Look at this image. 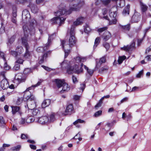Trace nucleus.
Here are the masks:
<instances>
[{
    "instance_id": "37998d69",
    "label": "nucleus",
    "mask_w": 151,
    "mask_h": 151,
    "mask_svg": "<svg viewBox=\"0 0 151 151\" xmlns=\"http://www.w3.org/2000/svg\"><path fill=\"white\" fill-rule=\"evenodd\" d=\"M16 38V35H13L11 37V38L9 40V42L11 44L13 43L14 41Z\"/></svg>"
},
{
    "instance_id": "c9c22d12",
    "label": "nucleus",
    "mask_w": 151,
    "mask_h": 151,
    "mask_svg": "<svg viewBox=\"0 0 151 151\" xmlns=\"http://www.w3.org/2000/svg\"><path fill=\"white\" fill-rule=\"evenodd\" d=\"M91 30L89 26L87 24H86L84 29V32L86 33H88Z\"/></svg>"
},
{
    "instance_id": "72a5a7b5",
    "label": "nucleus",
    "mask_w": 151,
    "mask_h": 151,
    "mask_svg": "<svg viewBox=\"0 0 151 151\" xmlns=\"http://www.w3.org/2000/svg\"><path fill=\"white\" fill-rule=\"evenodd\" d=\"M100 41V38L99 37H97L95 40L94 45L93 46L94 48H95L99 45Z\"/></svg>"
},
{
    "instance_id": "bb28decb",
    "label": "nucleus",
    "mask_w": 151,
    "mask_h": 151,
    "mask_svg": "<svg viewBox=\"0 0 151 151\" xmlns=\"http://www.w3.org/2000/svg\"><path fill=\"white\" fill-rule=\"evenodd\" d=\"M35 120L33 116H30L28 117L26 119V122L27 124H29L34 121Z\"/></svg>"
},
{
    "instance_id": "f257e3e1",
    "label": "nucleus",
    "mask_w": 151,
    "mask_h": 151,
    "mask_svg": "<svg viewBox=\"0 0 151 151\" xmlns=\"http://www.w3.org/2000/svg\"><path fill=\"white\" fill-rule=\"evenodd\" d=\"M72 6L69 9H68L63 4L60 6V8L58 11L55 12V15L57 16L51 20L52 24H58L60 26L63 24L66 18L62 16L64 14H70L72 11H79L85 4L84 1L83 0H72Z\"/></svg>"
},
{
    "instance_id": "0e129e2a",
    "label": "nucleus",
    "mask_w": 151,
    "mask_h": 151,
    "mask_svg": "<svg viewBox=\"0 0 151 151\" xmlns=\"http://www.w3.org/2000/svg\"><path fill=\"white\" fill-rule=\"evenodd\" d=\"M15 79L20 82H22V80L21 76L19 77H18V76L17 75H16L15 76Z\"/></svg>"
},
{
    "instance_id": "4d7b16f0",
    "label": "nucleus",
    "mask_w": 151,
    "mask_h": 151,
    "mask_svg": "<svg viewBox=\"0 0 151 151\" xmlns=\"http://www.w3.org/2000/svg\"><path fill=\"white\" fill-rule=\"evenodd\" d=\"M72 80L73 83H76L78 82L76 77L74 76H72Z\"/></svg>"
},
{
    "instance_id": "bf43d9fd",
    "label": "nucleus",
    "mask_w": 151,
    "mask_h": 151,
    "mask_svg": "<svg viewBox=\"0 0 151 151\" xmlns=\"http://www.w3.org/2000/svg\"><path fill=\"white\" fill-rule=\"evenodd\" d=\"M85 84L83 83L81 84V86L80 87V89L82 90V91H83L85 88Z\"/></svg>"
},
{
    "instance_id": "4468645a",
    "label": "nucleus",
    "mask_w": 151,
    "mask_h": 151,
    "mask_svg": "<svg viewBox=\"0 0 151 151\" xmlns=\"http://www.w3.org/2000/svg\"><path fill=\"white\" fill-rule=\"evenodd\" d=\"M65 41H63L61 42V45L63 48L65 52V58H66L70 52V47H68V48H65V46H64Z\"/></svg>"
},
{
    "instance_id": "09e8293b",
    "label": "nucleus",
    "mask_w": 151,
    "mask_h": 151,
    "mask_svg": "<svg viewBox=\"0 0 151 151\" xmlns=\"http://www.w3.org/2000/svg\"><path fill=\"white\" fill-rule=\"evenodd\" d=\"M22 98H18L17 101L16 102V104L17 105H20L22 102Z\"/></svg>"
},
{
    "instance_id": "f03ea898",
    "label": "nucleus",
    "mask_w": 151,
    "mask_h": 151,
    "mask_svg": "<svg viewBox=\"0 0 151 151\" xmlns=\"http://www.w3.org/2000/svg\"><path fill=\"white\" fill-rule=\"evenodd\" d=\"M74 27L73 25L72 26L70 29H68L67 31V34L68 35L69 33L70 34V37L68 41V44H65L64 43V46L65 48H68V47L71 48L75 46L76 42V39L75 36V32Z\"/></svg>"
},
{
    "instance_id": "9d476101",
    "label": "nucleus",
    "mask_w": 151,
    "mask_h": 151,
    "mask_svg": "<svg viewBox=\"0 0 151 151\" xmlns=\"http://www.w3.org/2000/svg\"><path fill=\"white\" fill-rule=\"evenodd\" d=\"M48 118L47 116H43L39 118L38 119L37 122L40 124H47L48 122Z\"/></svg>"
},
{
    "instance_id": "4be33fe9",
    "label": "nucleus",
    "mask_w": 151,
    "mask_h": 151,
    "mask_svg": "<svg viewBox=\"0 0 151 151\" xmlns=\"http://www.w3.org/2000/svg\"><path fill=\"white\" fill-rule=\"evenodd\" d=\"M62 86V90L60 91L61 93H63L64 92H67L70 89V86H69L67 83L65 82L64 83V84Z\"/></svg>"
},
{
    "instance_id": "ea45409f",
    "label": "nucleus",
    "mask_w": 151,
    "mask_h": 151,
    "mask_svg": "<svg viewBox=\"0 0 151 151\" xmlns=\"http://www.w3.org/2000/svg\"><path fill=\"white\" fill-rule=\"evenodd\" d=\"M107 29V27H104L102 28H99L98 29L97 31L99 33H101L103 31L106 30Z\"/></svg>"
},
{
    "instance_id": "6ab92c4d",
    "label": "nucleus",
    "mask_w": 151,
    "mask_h": 151,
    "mask_svg": "<svg viewBox=\"0 0 151 151\" xmlns=\"http://www.w3.org/2000/svg\"><path fill=\"white\" fill-rule=\"evenodd\" d=\"M65 112L68 114H70L74 113L73 108L72 104H70L67 106Z\"/></svg>"
},
{
    "instance_id": "c03bdc74",
    "label": "nucleus",
    "mask_w": 151,
    "mask_h": 151,
    "mask_svg": "<svg viewBox=\"0 0 151 151\" xmlns=\"http://www.w3.org/2000/svg\"><path fill=\"white\" fill-rule=\"evenodd\" d=\"M10 53L11 55L15 57H17L18 55V53L16 50L15 51L11 50L10 52Z\"/></svg>"
},
{
    "instance_id": "864d4df0",
    "label": "nucleus",
    "mask_w": 151,
    "mask_h": 151,
    "mask_svg": "<svg viewBox=\"0 0 151 151\" xmlns=\"http://www.w3.org/2000/svg\"><path fill=\"white\" fill-rule=\"evenodd\" d=\"M23 60L21 59V58H19L15 62L16 63H18L22 64L23 63Z\"/></svg>"
},
{
    "instance_id": "49530a36",
    "label": "nucleus",
    "mask_w": 151,
    "mask_h": 151,
    "mask_svg": "<svg viewBox=\"0 0 151 151\" xmlns=\"http://www.w3.org/2000/svg\"><path fill=\"white\" fill-rule=\"evenodd\" d=\"M21 148L20 145H17L12 148L11 149L13 151L19 150Z\"/></svg>"
},
{
    "instance_id": "603ef678",
    "label": "nucleus",
    "mask_w": 151,
    "mask_h": 151,
    "mask_svg": "<svg viewBox=\"0 0 151 151\" xmlns=\"http://www.w3.org/2000/svg\"><path fill=\"white\" fill-rule=\"evenodd\" d=\"M42 66L44 69L47 71H50L52 70V69L44 65H42Z\"/></svg>"
},
{
    "instance_id": "20e7f679",
    "label": "nucleus",
    "mask_w": 151,
    "mask_h": 151,
    "mask_svg": "<svg viewBox=\"0 0 151 151\" xmlns=\"http://www.w3.org/2000/svg\"><path fill=\"white\" fill-rule=\"evenodd\" d=\"M23 28L24 33V37L22 38V39L23 38L26 39V42H27V38L29 36V34L31 36L32 39H36V40L37 39V38H36V39L35 38V37L34 36V35L35 32V30L34 27H30V28H29L27 26L24 25L23 26Z\"/></svg>"
},
{
    "instance_id": "ddd939ff",
    "label": "nucleus",
    "mask_w": 151,
    "mask_h": 151,
    "mask_svg": "<svg viewBox=\"0 0 151 151\" xmlns=\"http://www.w3.org/2000/svg\"><path fill=\"white\" fill-rule=\"evenodd\" d=\"M81 57H78L74 58L73 61L70 62V65L69 66H75L74 65L75 64L78 65L79 63H81Z\"/></svg>"
},
{
    "instance_id": "b1692460",
    "label": "nucleus",
    "mask_w": 151,
    "mask_h": 151,
    "mask_svg": "<svg viewBox=\"0 0 151 151\" xmlns=\"http://www.w3.org/2000/svg\"><path fill=\"white\" fill-rule=\"evenodd\" d=\"M51 103V100L49 99L45 100L42 103L41 106L42 108H45L49 106Z\"/></svg>"
},
{
    "instance_id": "c756f323",
    "label": "nucleus",
    "mask_w": 151,
    "mask_h": 151,
    "mask_svg": "<svg viewBox=\"0 0 151 151\" xmlns=\"http://www.w3.org/2000/svg\"><path fill=\"white\" fill-rule=\"evenodd\" d=\"M16 50L18 54H21L24 52V50L22 46H18L16 47Z\"/></svg>"
},
{
    "instance_id": "8fccbe9b",
    "label": "nucleus",
    "mask_w": 151,
    "mask_h": 151,
    "mask_svg": "<svg viewBox=\"0 0 151 151\" xmlns=\"http://www.w3.org/2000/svg\"><path fill=\"white\" fill-rule=\"evenodd\" d=\"M102 111L101 110H99L96 112L94 115L95 117H97L101 114Z\"/></svg>"
},
{
    "instance_id": "7c9ffc66",
    "label": "nucleus",
    "mask_w": 151,
    "mask_h": 151,
    "mask_svg": "<svg viewBox=\"0 0 151 151\" xmlns=\"http://www.w3.org/2000/svg\"><path fill=\"white\" fill-rule=\"evenodd\" d=\"M48 122H53L55 120V114L53 113L51 114L48 118Z\"/></svg>"
},
{
    "instance_id": "a211bd4d",
    "label": "nucleus",
    "mask_w": 151,
    "mask_h": 151,
    "mask_svg": "<svg viewBox=\"0 0 151 151\" xmlns=\"http://www.w3.org/2000/svg\"><path fill=\"white\" fill-rule=\"evenodd\" d=\"M55 34H53L51 36H49L48 39V42L45 45V46L43 47V49L44 50H45L47 49V48L48 47L50 44L51 42V40L54 38H55Z\"/></svg>"
},
{
    "instance_id": "2eb2a0df",
    "label": "nucleus",
    "mask_w": 151,
    "mask_h": 151,
    "mask_svg": "<svg viewBox=\"0 0 151 151\" xmlns=\"http://www.w3.org/2000/svg\"><path fill=\"white\" fill-rule=\"evenodd\" d=\"M140 9L142 13H145L147 10L148 6L145 3L142 1L140 2Z\"/></svg>"
},
{
    "instance_id": "0eeeda50",
    "label": "nucleus",
    "mask_w": 151,
    "mask_h": 151,
    "mask_svg": "<svg viewBox=\"0 0 151 151\" xmlns=\"http://www.w3.org/2000/svg\"><path fill=\"white\" fill-rule=\"evenodd\" d=\"M30 16L29 11L27 9L24 10L22 13V19L24 22L29 20Z\"/></svg>"
},
{
    "instance_id": "f704fd0d",
    "label": "nucleus",
    "mask_w": 151,
    "mask_h": 151,
    "mask_svg": "<svg viewBox=\"0 0 151 151\" xmlns=\"http://www.w3.org/2000/svg\"><path fill=\"white\" fill-rule=\"evenodd\" d=\"M0 122L1 123V127H4L5 124V122L2 116H0Z\"/></svg>"
},
{
    "instance_id": "680f3d73",
    "label": "nucleus",
    "mask_w": 151,
    "mask_h": 151,
    "mask_svg": "<svg viewBox=\"0 0 151 151\" xmlns=\"http://www.w3.org/2000/svg\"><path fill=\"white\" fill-rule=\"evenodd\" d=\"M87 72L90 75L92 76L93 73L94 71L93 70H90V69H88L87 71Z\"/></svg>"
},
{
    "instance_id": "6e6d98bb",
    "label": "nucleus",
    "mask_w": 151,
    "mask_h": 151,
    "mask_svg": "<svg viewBox=\"0 0 151 151\" xmlns=\"http://www.w3.org/2000/svg\"><path fill=\"white\" fill-rule=\"evenodd\" d=\"M116 20L115 18H114L112 20L109 21V24H115L116 23Z\"/></svg>"
},
{
    "instance_id": "423d86ee",
    "label": "nucleus",
    "mask_w": 151,
    "mask_h": 151,
    "mask_svg": "<svg viewBox=\"0 0 151 151\" xmlns=\"http://www.w3.org/2000/svg\"><path fill=\"white\" fill-rule=\"evenodd\" d=\"M22 44L26 48V52L24 55V56L25 58H27L30 56V54L29 49V46L28 45V43L26 42V39L24 38L22 39Z\"/></svg>"
},
{
    "instance_id": "4c0bfd02",
    "label": "nucleus",
    "mask_w": 151,
    "mask_h": 151,
    "mask_svg": "<svg viewBox=\"0 0 151 151\" xmlns=\"http://www.w3.org/2000/svg\"><path fill=\"white\" fill-rule=\"evenodd\" d=\"M103 45L105 48L106 51H107L110 47L109 44L108 43L105 42H104L103 43Z\"/></svg>"
},
{
    "instance_id": "13d9d810",
    "label": "nucleus",
    "mask_w": 151,
    "mask_h": 151,
    "mask_svg": "<svg viewBox=\"0 0 151 151\" xmlns=\"http://www.w3.org/2000/svg\"><path fill=\"white\" fill-rule=\"evenodd\" d=\"M143 70H142L140 71L139 73L137 75L136 77L138 78H139L141 77V76L143 74Z\"/></svg>"
},
{
    "instance_id": "a19ab883",
    "label": "nucleus",
    "mask_w": 151,
    "mask_h": 151,
    "mask_svg": "<svg viewBox=\"0 0 151 151\" xmlns=\"http://www.w3.org/2000/svg\"><path fill=\"white\" fill-rule=\"evenodd\" d=\"M20 69V65L18 63L15 64V65L13 67V69L14 70L17 71Z\"/></svg>"
},
{
    "instance_id": "f8f14e48",
    "label": "nucleus",
    "mask_w": 151,
    "mask_h": 151,
    "mask_svg": "<svg viewBox=\"0 0 151 151\" xmlns=\"http://www.w3.org/2000/svg\"><path fill=\"white\" fill-rule=\"evenodd\" d=\"M117 9L116 7H114L111 8L109 11V16L111 17L115 18L117 15L116 11Z\"/></svg>"
},
{
    "instance_id": "f3484780",
    "label": "nucleus",
    "mask_w": 151,
    "mask_h": 151,
    "mask_svg": "<svg viewBox=\"0 0 151 151\" xmlns=\"http://www.w3.org/2000/svg\"><path fill=\"white\" fill-rule=\"evenodd\" d=\"M55 82L56 86L58 88H60L64 84V83H65L64 80L55 79Z\"/></svg>"
},
{
    "instance_id": "052dcab7",
    "label": "nucleus",
    "mask_w": 151,
    "mask_h": 151,
    "mask_svg": "<svg viewBox=\"0 0 151 151\" xmlns=\"http://www.w3.org/2000/svg\"><path fill=\"white\" fill-rule=\"evenodd\" d=\"M18 3H23L27 1V0H16Z\"/></svg>"
},
{
    "instance_id": "338daca9",
    "label": "nucleus",
    "mask_w": 151,
    "mask_h": 151,
    "mask_svg": "<svg viewBox=\"0 0 151 151\" xmlns=\"http://www.w3.org/2000/svg\"><path fill=\"white\" fill-rule=\"evenodd\" d=\"M4 68L6 70H7L9 69V67L8 66L7 63L6 62H5L4 63Z\"/></svg>"
},
{
    "instance_id": "393cba45",
    "label": "nucleus",
    "mask_w": 151,
    "mask_h": 151,
    "mask_svg": "<svg viewBox=\"0 0 151 151\" xmlns=\"http://www.w3.org/2000/svg\"><path fill=\"white\" fill-rule=\"evenodd\" d=\"M140 16L136 15V14H134L132 17V20L134 22H138L140 19Z\"/></svg>"
},
{
    "instance_id": "2f4dec72",
    "label": "nucleus",
    "mask_w": 151,
    "mask_h": 151,
    "mask_svg": "<svg viewBox=\"0 0 151 151\" xmlns=\"http://www.w3.org/2000/svg\"><path fill=\"white\" fill-rule=\"evenodd\" d=\"M50 52H46L42 56V58L41 59L40 62L41 63L43 62L44 60H45L48 56V55L50 54Z\"/></svg>"
},
{
    "instance_id": "1a4fd4ad",
    "label": "nucleus",
    "mask_w": 151,
    "mask_h": 151,
    "mask_svg": "<svg viewBox=\"0 0 151 151\" xmlns=\"http://www.w3.org/2000/svg\"><path fill=\"white\" fill-rule=\"evenodd\" d=\"M135 42H133L130 45L124 46L123 48H122V49H123L124 51H129L134 49L135 48Z\"/></svg>"
},
{
    "instance_id": "69168bd1",
    "label": "nucleus",
    "mask_w": 151,
    "mask_h": 151,
    "mask_svg": "<svg viewBox=\"0 0 151 151\" xmlns=\"http://www.w3.org/2000/svg\"><path fill=\"white\" fill-rule=\"evenodd\" d=\"M0 56L4 60H5V58L4 57V53L1 51H0Z\"/></svg>"
},
{
    "instance_id": "a18cd8bd",
    "label": "nucleus",
    "mask_w": 151,
    "mask_h": 151,
    "mask_svg": "<svg viewBox=\"0 0 151 151\" xmlns=\"http://www.w3.org/2000/svg\"><path fill=\"white\" fill-rule=\"evenodd\" d=\"M85 121L83 120H81L80 119H77V120L75 121L74 123L73 124L74 125H76V124H77L78 123H84Z\"/></svg>"
},
{
    "instance_id": "3c124183",
    "label": "nucleus",
    "mask_w": 151,
    "mask_h": 151,
    "mask_svg": "<svg viewBox=\"0 0 151 151\" xmlns=\"http://www.w3.org/2000/svg\"><path fill=\"white\" fill-rule=\"evenodd\" d=\"M36 21L34 19H32L30 22V25L32 27H34L35 25H36Z\"/></svg>"
},
{
    "instance_id": "a878e982",
    "label": "nucleus",
    "mask_w": 151,
    "mask_h": 151,
    "mask_svg": "<svg viewBox=\"0 0 151 151\" xmlns=\"http://www.w3.org/2000/svg\"><path fill=\"white\" fill-rule=\"evenodd\" d=\"M129 5H128L124 9L122 12V14L124 15L125 16L129 14Z\"/></svg>"
},
{
    "instance_id": "cd10ccee",
    "label": "nucleus",
    "mask_w": 151,
    "mask_h": 151,
    "mask_svg": "<svg viewBox=\"0 0 151 151\" xmlns=\"http://www.w3.org/2000/svg\"><path fill=\"white\" fill-rule=\"evenodd\" d=\"M109 68V67L106 65L100 68L99 70V72L101 73H102L105 72L107 71Z\"/></svg>"
},
{
    "instance_id": "774afa93",
    "label": "nucleus",
    "mask_w": 151,
    "mask_h": 151,
    "mask_svg": "<svg viewBox=\"0 0 151 151\" xmlns=\"http://www.w3.org/2000/svg\"><path fill=\"white\" fill-rule=\"evenodd\" d=\"M145 59L147 61L151 60V55H147L145 57Z\"/></svg>"
},
{
    "instance_id": "7ed1b4c3",
    "label": "nucleus",
    "mask_w": 151,
    "mask_h": 151,
    "mask_svg": "<svg viewBox=\"0 0 151 151\" xmlns=\"http://www.w3.org/2000/svg\"><path fill=\"white\" fill-rule=\"evenodd\" d=\"M23 97L27 101V106H25L26 108L27 106L29 109H34L35 107V99L34 96L31 95L29 92H27L24 95Z\"/></svg>"
},
{
    "instance_id": "79ce46f5",
    "label": "nucleus",
    "mask_w": 151,
    "mask_h": 151,
    "mask_svg": "<svg viewBox=\"0 0 151 151\" xmlns=\"http://www.w3.org/2000/svg\"><path fill=\"white\" fill-rule=\"evenodd\" d=\"M21 138L22 139H25L29 138L28 135L27 134H22L21 135Z\"/></svg>"
},
{
    "instance_id": "473e14b6",
    "label": "nucleus",
    "mask_w": 151,
    "mask_h": 151,
    "mask_svg": "<svg viewBox=\"0 0 151 151\" xmlns=\"http://www.w3.org/2000/svg\"><path fill=\"white\" fill-rule=\"evenodd\" d=\"M118 0H104L102 1L103 4L106 6L109 5L112 1H116Z\"/></svg>"
},
{
    "instance_id": "58836bf2",
    "label": "nucleus",
    "mask_w": 151,
    "mask_h": 151,
    "mask_svg": "<svg viewBox=\"0 0 151 151\" xmlns=\"http://www.w3.org/2000/svg\"><path fill=\"white\" fill-rule=\"evenodd\" d=\"M35 87V86H34V85H32V86H31V87H30L28 88H27L26 89V90H25V91H24V94H25L26 93H27V92H29L30 93V94L31 95H32L30 93V92H29V90H30L32 89H34Z\"/></svg>"
},
{
    "instance_id": "412c9836",
    "label": "nucleus",
    "mask_w": 151,
    "mask_h": 151,
    "mask_svg": "<svg viewBox=\"0 0 151 151\" xmlns=\"http://www.w3.org/2000/svg\"><path fill=\"white\" fill-rule=\"evenodd\" d=\"M29 7L33 13H36L37 12L39 9L36 5L30 4H29Z\"/></svg>"
},
{
    "instance_id": "de8ad7c7",
    "label": "nucleus",
    "mask_w": 151,
    "mask_h": 151,
    "mask_svg": "<svg viewBox=\"0 0 151 151\" xmlns=\"http://www.w3.org/2000/svg\"><path fill=\"white\" fill-rule=\"evenodd\" d=\"M33 111H32V114L34 115H37L38 113H39V112L38 109H33Z\"/></svg>"
},
{
    "instance_id": "6e6552de",
    "label": "nucleus",
    "mask_w": 151,
    "mask_h": 151,
    "mask_svg": "<svg viewBox=\"0 0 151 151\" xmlns=\"http://www.w3.org/2000/svg\"><path fill=\"white\" fill-rule=\"evenodd\" d=\"M12 113L14 115L17 113L18 114L21 116L22 114V112L19 106H12Z\"/></svg>"
},
{
    "instance_id": "5701e85b",
    "label": "nucleus",
    "mask_w": 151,
    "mask_h": 151,
    "mask_svg": "<svg viewBox=\"0 0 151 151\" xmlns=\"http://www.w3.org/2000/svg\"><path fill=\"white\" fill-rule=\"evenodd\" d=\"M111 37V35L109 32H106L103 34V40L105 41L108 40Z\"/></svg>"
},
{
    "instance_id": "aec40b11",
    "label": "nucleus",
    "mask_w": 151,
    "mask_h": 151,
    "mask_svg": "<svg viewBox=\"0 0 151 151\" xmlns=\"http://www.w3.org/2000/svg\"><path fill=\"white\" fill-rule=\"evenodd\" d=\"M84 20V18L81 17L78 18L76 20L73 22V25L77 26L82 24Z\"/></svg>"
},
{
    "instance_id": "c85d7f7f",
    "label": "nucleus",
    "mask_w": 151,
    "mask_h": 151,
    "mask_svg": "<svg viewBox=\"0 0 151 151\" xmlns=\"http://www.w3.org/2000/svg\"><path fill=\"white\" fill-rule=\"evenodd\" d=\"M119 26L121 28L125 30L129 31L130 29V24H128L125 25L119 24Z\"/></svg>"
},
{
    "instance_id": "e433bc0d",
    "label": "nucleus",
    "mask_w": 151,
    "mask_h": 151,
    "mask_svg": "<svg viewBox=\"0 0 151 151\" xmlns=\"http://www.w3.org/2000/svg\"><path fill=\"white\" fill-rule=\"evenodd\" d=\"M126 58V57L125 56L120 57L119 58L117 62L119 64H120L122 63L123 60H124Z\"/></svg>"
},
{
    "instance_id": "e2e57ef3",
    "label": "nucleus",
    "mask_w": 151,
    "mask_h": 151,
    "mask_svg": "<svg viewBox=\"0 0 151 151\" xmlns=\"http://www.w3.org/2000/svg\"><path fill=\"white\" fill-rule=\"evenodd\" d=\"M11 21L13 23L15 24H16L17 23V20H16V17H12V20Z\"/></svg>"
},
{
    "instance_id": "5fc2aeb1",
    "label": "nucleus",
    "mask_w": 151,
    "mask_h": 151,
    "mask_svg": "<svg viewBox=\"0 0 151 151\" xmlns=\"http://www.w3.org/2000/svg\"><path fill=\"white\" fill-rule=\"evenodd\" d=\"M26 119H25L23 118H21V120L20 121V123L22 124H25V125H27V123L26 122Z\"/></svg>"
},
{
    "instance_id": "dca6fc26",
    "label": "nucleus",
    "mask_w": 151,
    "mask_h": 151,
    "mask_svg": "<svg viewBox=\"0 0 151 151\" xmlns=\"http://www.w3.org/2000/svg\"><path fill=\"white\" fill-rule=\"evenodd\" d=\"M106 61V58L105 56L103 57L100 59L98 63L97 60H96V68H98L100 66L102 63H105Z\"/></svg>"
},
{
    "instance_id": "39448f33",
    "label": "nucleus",
    "mask_w": 151,
    "mask_h": 151,
    "mask_svg": "<svg viewBox=\"0 0 151 151\" xmlns=\"http://www.w3.org/2000/svg\"><path fill=\"white\" fill-rule=\"evenodd\" d=\"M75 66H69L67 68V72L69 74H71L75 73L77 74H79L82 73L83 71L82 67L83 64L82 63L81 64V67L79 69L78 65L75 64Z\"/></svg>"
},
{
    "instance_id": "9b49d317",
    "label": "nucleus",
    "mask_w": 151,
    "mask_h": 151,
    "mask_svg": "<svg viewBox=\"0 0 151 151\" xmlns=\"http://www.w3.org/2000/svg\"><path fill=\"white\" fill-rule=\"evenodd\" d=\"M1 86L3 89H6L9 87L8 82L6 79L4 78L1 81Z\"/></svg>"
}]
</instances>
